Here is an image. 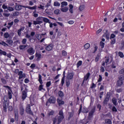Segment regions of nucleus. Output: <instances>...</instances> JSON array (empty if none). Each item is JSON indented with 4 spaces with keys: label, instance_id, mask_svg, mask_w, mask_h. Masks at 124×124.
I'll return each instance as SVG.
<instances>
[{
    "label": "nucleus",
    "instance_id": "nucleus-63",
    "mask_svg": "<svg viewBox=\"0 0 124 124\" xmlns=\"http://www.w3.org/2000/svg\"><path fill=\"white\" fill-rule=\"evenodd\" d=\"M99 60V55H97L95 59V62H98V60Z\"/></svg>",
    "mask_w": 124,
    "mask_h": 124
},
{
    "label": "nucleus",
    "instance_id": "nucleus-4",
    "mask_svg": "<svg viewBox=\"0 0 124 124\" xmlns=\"http://www.w3.org/2000/svg\"><path fill=\"white\" fill-rule=\"evenodd\" d=\"M56 103V98L55 97L51 96L47 100V102L46 103V106H48V103H50L54 104Z\"/></svg>",
    "mask_w": 124,
    "mask_h": 124
},
{
    "label": "nucleus",
    "instance_id": "nucleus-51",
    "mask_svg": "<svg viewBox=\"0 0 124 124\" xmlns=\"http://www.w3.org/2000/svg\"><path fill=\"white\" fill-rule=\"evenodd\" d=\"M36 21H43V17H38L36 18Z\"/></svg>",
    "mask_w": 124,
    "mask_h": 124
},
{
    "label": "nucleus",
    "instance_id": "nucleus-50",
    "mask_svg": "<svg viewBox=\"0 0 124 124\" xmlns=\"http://www.w3.org/2000/svg\"><path fill=\"white\" fill-rule=\"evenodd\" d=\"M50 86H51V81L47 82L46 83V86L47 87V88H49Z\"/></svg>",
    "mask_w": 124,
    "mask_h": 124
},
{
    "label": "nucleus",
    "instance_id": "nucleus-56",
    "mask_svg": "<svg viewBox=\"0 0 124 124\" xmlns=\"http://www.w3.org/2000/svg\"><path fill=\"white\" fill-rule=\"evenodd\" d=\"M3 15L4 17H9V16H10V14L3 13Z\"/></svg>",
    "mask_w": 124,
    "mask_h": 124
},
{
    "label": "nucleus",
    "instance_id": "nucleus-41",
    "mask_svg": "<svg viewBox=\"0 0 124 124\" xmlns=\"http://www.w3.org/2000/svg\"><path fill=\"white\" fill-rule=\"evenodd\" d=\"M6 42H7V43H8L9 45H11L13 43V41H12V40H7Z\"/></svg>",
    "mask_w": 124,
    "mask_h": 124
},
{
    "label": "nucleus",
    "instance_id": "nucleus-3",
    "mask_svg": "<svg viewBox=\"0 0 124 124\" xmlns=\"http://www.w3.org/2000/svg\"><path fill=\"white\" fill-rule=\"evenodd\" d=\"M28 89H27V87H25V90L22 92L21 97L23 101L27 98V96H28Z\"/></svg>",
    "mask_w": 124,
    "mask_h": 124
},
{
    "label": "nucleus",
    "instance_id": "nucleus-2",
    "mask_svg": "<svg viewBox=\"0 0 124 124\" xmlns=\"http://www.w3.org/2000/svg\"><path fill=\"white\" fill-rule=\"evenodd\" d=\"M94 112H95V107H94L89 113L88 120L89 121H91L92 120V118L93 117V114H94Z\"/></svg>",
    "mask_w": 124,
    "mask_h": 124
},
{
    "label": "nucleus",
    "instance_id": "nucleus-19",
    "mask_svg": "<svg viewBox=\"0 0 124 124\" xmlns=\"http://www.w3.org/2000/svg\"><path fill=\"white\" fill-rule=\"evenodd\" d=\"M24 8H28L29 9H31V10H33L35 9L37 7L36 5L34 6L33 7H31V6H23Z\"/></svg>",
    "mask_w": 124,
    "mask_h": 124
},
{
    "label": "nucleus",
    "instance_id": "nucleus-53",
    "mask_svg": "<svg viewBox=\"0 0 124 124\" xmlns=\"http://www.w3.org/2000/svg\"><path fill=\"white\" fill-rule=\"evenodd\" d=\"M64 79H65V78H64V77H62L61 81V84L62 86H63V84H64Z\"/></svg>",
    "mask_w": 124,
    "mask_h": 124
},
{
    "label": "nucleus",
    "instance_id": "nucleus-46",
    "mask_svg": "<svg viewBox=\"0 0 124 124\" xmlns=\"http://www.w3.org/2000/svg\"><path fill=\"white\" fill-rule=\"evenodd\" d=\"M8 93L9 99H11V98H12V94L11 93V92L8 91Z\"/></svg>",
    "mask_w": 124,
    "mask_h": 124
},
{
    "label": "nucleus",
    "instance_id": "nucleus-38",
    "mask_svg": "<svg viewBox=\"0 0 124 124\" xmlns=\"http://www.w3.org/2000/svg\"><path fill=\"white\" fill-rule=\"evenodd\" d=\"M6 52L2 51L1 49H0V54L3 55L4 56H6Z\"/></svg>",
    "mask_w": 124,
    "mask_h": 124
},
{
    "label": "nucleus",
    "instance_id": "nucleus-60",
    "mask_svg": "<svg viewBox=\"0 0 124 124\" xmlns=\"http://www.w3.org/2000/svg\"><path fill=\"white\" fill-rule=\"evenodd\" d=\"M62 55L63 56H66V55H67V53L66 52V51H64V50H63V51H62Z\"/></svg>",
    "mask_w": 124,
    "mask_h": 124
},
{
    "label": "nucleus",
    "instance_id": "nucleus-61",
    "mask_svg": "<svg viewBox=\"0 0 124 124\" xmlns=\"http://www.w3.org/2000/svg\"><path fill=\"white\" fill-rule=\"evenodd\" d=\"M31 68L32 69H34V67H35V64L32 63L30 66Z\"/></svg>",
    "mask_w": 124,
    "mask_h": 124
},
{
    "label": "nucleus",
    "instance_id": "nucleus-37",
    "mask_svg": "<svg viewBox=\"0 0 124 124\" xmlns=\"http://www.w3.org/2000/svg\"><path fill=\"white\" fill-rule=\"evenodd\" d=\"M118 79L120 81H124V76L121 75L119 77Z\"/></svg>",
    "mask_w": 124,
    "mask_h": 124
},
{
    "label": "nucleus",
    "instance_id": "nucleus-40",
    "mask_svg": "<svg viewBox=\"0 0 124 124\" xmlns=\"http://www.w3.org/2000/svg\"><path fill=\"white\" fill-rule=\"evenodd\" d=\"M61 13V10L57 9L54 11V14H56V15H58Z\"/></svg>",
    "mask_w": 124,
    "mask_h": 124
},
{
    "label": "nucleus",
    "instance_id": "nucleus-6",
    "mask_svg": "<svg viewBox=\"0 0 124 124\" xmlns=\"http://www.w3.org/2000/svg\"><path fill=\"white\" fill-rule=\"evenodd\" d=\"M111 68H116L117 66H119V60L118 59L115 60V62H112V63L111 65Z\"/></svg>",
    "mask_w": 124,
    "mask_h": 124
},
{
    "label": "nucleus",
    "instance_id": "nucleus-23",
    "mask_svg": "<svg viewBox=\"0 0 124 124\" xmlns=\"http://www.w3.org/2000/svg\"><path fill=\"white\" fill-rule=\"evenodd\" d=\"M66 87H69L70 86V79L67 78L66 80Z\"/></svg>",
    "mask_w": 124,
    "mask_h": 124
},
{
    "label": "nucleus",
    "instance_id": "nucleus-12",
    "mask_svg": "<svg viewBox=\"0 0 124 124\" xmlns=\"http://www.w3.org/2000/svg\"><path fill=\"white\" fill-rule=\"evenodd\" d=\"M24 6H23L21 5H17L15 6V9L17 11H20V10L22 9V7H24Z\"/></svg>",
    "mask_w": 124,
    "mask_h": 124
},
{
    "label": "nucleus",
    "instance_id": "nucleus-52",
    "mask_svg": "<svg viewBox=\"0 0 124 124\" xmlns=\"http://www.w3.org/2000/svg\"><path fill=\"white\" fill-rule=\"evenodd\" d=\"M15 117L16 121H18V112H16L15 113Z\"/></svg>",
    "mask_w": 124,
    "mask_h": 124
},
{
    "label": "nucleus",
    "instance_id": "nucleus-32",
    "mask_svg": "<svg viewBox=\"0 0 124 124\" xmlns=\"http://www.w3.org/2000/svg\"><path fill=\"white\" fill-rule=\"evenodd\" d=\"M79 9L80 11H83L85 9V5H81L79 6Z\"/></svg>",
    "mask_w": 124,
    "mask_h": 124
},
{
    "label": "nucleus",
    "instance_id": "nucleus-10",
    "mask_svg": "<svg viewBox=\"0 0 124 124\" xmlns=\"http://www.w3.org/2000/svg\"><path fill=\"white\" fill-rule=\"evenodd\" d=\"M27 52L30 55H33L34 54V50L32 47H30L28 49Z\"/></svg>",
    "mask_w": 124,
    "mask_h": 124
},
{
    "label": "nucleus",
    "instance_id": "nucleus-22",
    "mask_svg": "<svg viewBox=\"0 0 124 124\" xmlns=\"http://www.w3.org/2000/svg\"><path fill=\"white\" fill-rule=\"evenodd\" d=\"M42 23H43V21L38 20L33 21L34 25H40V24H42Z\"/></svg>",
    "mask_w": 124,
    "mask_h": 124
},
{
    "label": "nucleus",
    "instance_id": "nucleus-47",
    "mask_svg": "<svg viewBox=\"0 0 124 124\" xmlns=\"http://www.w3.org/2000/svg\"><path fill=\"white\" fill-rule=\"evenodd\" d=\"M26 47L27 46H20L19 49L20 50H24V49H25Z\"/></svg>",
    "mask_w": 124,
    "mask_h": 124
},
{
    "label": "nucleus",
    "instance_id": "nucleus-21",
    "mask_svg": "<svg viewBox=\"0 0 124 124\" xmlns=\"http://www.w3.org/2000/svg\"><path fill=\"white\" fill-rule=\"evenodd\" d=\"M124 84V81L122 80H120L119 79L117 82V85L118 87H120V86H122Z\"/></svg>",
    "mask_w": 124,
    "mask_h": 124
},
{
    "label": "nucleus",
    "instance_id": "nucleus-57",
    "mask_svg": "<svg viewBox=\"0 0 124 124\" xmlns=\"http://www.w3.org/2000/svg\"><path fill=\"white\" fill-rule=\"evenodd\" d=\"M102 81V77L101 75H99V79H98V82H101Z\"/></svg>",
    "mask_w": 124,
    "mask_h": 124
},
{
    "label": "nucleus",
    "instance_id": "nucleus-16",
    "mask_svg": "<svg viewBox=\"0 0 124 124\" xmlns=\"http://www.w3.org/2000/svg\"><path fill=\"white\" fill-rule=\"evenodd\" d=\"M35 56L37 58V61H40V59H41V57L42 55L40 53H36L35 54Z\"/></svg>",
    "mask_w": 124,
    "mask_h": 124
},
{
    "label": "nucleus",
    "instance_id": "nucleus-17",
    "mask_svg": "<svg viewBox=\"0 0 124 124\" xmlns=\"http://www.w3.org/2000/svg\"><path fill=\"white\" fill-rule=\"evenodd\" d=\"M26 77V74H22V75H20L18 78V81L19 83H21V79Z\"/></svg>",
    "mask_w": 124,
    "mask_h": 124
},
{
    "label": "nucleus",
    "instance_id": "nucleus-58",
    "mask_svg": "<svg viewBox=\"0 0 124 124\" xmlns=\"http://www.w3.org/2000/svg\"><path fill=\"white\" fill-rule=\"evenodd\" d=\"M115 43H116V39H112L111 41V44H112L113 45V44H115Z\"/></svg>",
    "mask_w": 124,
    "mask_h": 124
},
{
    "label": "nucleus",
    "instance_id": "nucleus-35",
    "mask_svg": "<svg viewBox=\"0 0 124 124\" xmlns=\"http://www.w3.org/2000/svg\"><path fill=\"white\" fill-rule=\"evenodd\" d=\"M0 45H2L5 47H6V46H8V45L3 41L0 42Z\"/></svg>",
    "mask_w": 124,
    "mask_h": 124
},
{
    "label": "nucleus",
    "instance_id": "nucleus-5",
    "mask_svg": "<svg viewBox=\"0 0 124 124\" xmlns=\"http://www.w3.org/2000/svg\"><path fill=\"white\" fill-rule=\"evenodd\" d=\"M26 111L27 114H29V115H31L32 116L33 115V112H32L31 109V104H28L27 105Z\"/></svg>",
    "mask_w": 124,
    "mask_h": 124
},
{
    "label": "nucleus",
    "instance_id": "nucleus-13",
    "mask_svg": "<svg viewBox=\"0 0 124 124\" xmlns=\"http://www.w3.org/2000/svg\"><path fill=\"white\" fill-rule=\"evenodd\" d=\"M58 95L60 98H62L64 96V93L62 91H59L58 93Z\"/></svg>",
    "mask_w": 124,
    "mask_h": 124
},
{
    "label": "nucleus",
    "instance_id": "nucleus-48",
    "mask_svg": "<svg viewBox=\"0 0 124 124\" xmlns=\"http://www.w3.org/2000/svg\"><path fill=\"white\" fill-rule=\"evenodd\" d=\"M112 112H118V110L117 109V108H116V107L115 106L112 107Z\"/></svg>",
    "mask_w": 124,
    "mask_h": 124
},
{
    "label": "nucleus",
    "instance_id": "nucleus-44",
    "mask_svg": "<svg viewBox=\"0 0 124 124\" xmlns=\"http://www.w3.org/2000/svg\"><path fill=\"white\" fill-rule=\"evenodd\" d=\"M104 45H105L104 43L102 42H100V46H101V48H102V49H103V48H104Z\"/></svg>",
    "mask_w": 124,
    "mask_h": 124
},
{
    "label": "nucleus",
    "instance_id": "nucleus-33",
    "mask_svg": "<svg viewBox=\"0 0 124 124\" xmlns=\"http://www.w3.org/2000/svg\"><path fill=\"white\" fill-rule=\"evenodd\" d=\"M19 15L20 13H19V12L16 11L13 14V16H14V17H15L16 16H19Z\"/></svg>",
    "mask_w": 124,
    "mask_h": 124
},
{
    "label": "nucleus",
    "instance_id": "nucleus-31",
    "mask_svg": "<svg viewBox=\"0 0 124 124\" xmlns=\"http://www.w3.org/2000/svg\"><path fill=\"white\" fill-rule=\"evenodd\" d=\"M55 114V112L53 110H51L50 112L47 113L48 117H50V116H53Z\"/></svg>",
    "mask_w": 124,
    "mask_h": 124
},
{
    "label": "nucleus",
    "instance_id": "nucleus-28",
    "mask_svg": "<svg viewBox=\"0 0 124 124\" xmlns=\"http://www.w3.org/2000/svg\"><path fill=\"white\" fill-rule=\"evenodd\" d=\"M84 49H85V50H88V49H89L90 48V44L89 43H87L84 46Z\"/></svg>",
    "mask_w": 124,
    "mask_h": 124
},
{
    "label": "nucleus",
    "instance_id": "nucleus-7",
    "mask_svg": "<svg viewBox=\"0 0 124 124\" xmlns=\"http://www.w3.org/2000/svg\"><path fill=\"white\" fill-rule=\"evenodd\" d=\"M91 76V74L90 73H88L84 77V79L83 80L81 86H83L84 84H85V81H87L88 79L90 78V76Z\"/></svg>",
    "mask_w": 124,
    "mask_h": 124
},
{
    "label": "nucleus",
    "instance_id": "nucleus-18",
    "mask_svg": "<svg viewBox=\"0 0 124 124\" xmlns=\"http://www.w3.org/2000/svg\"><path fill=\"white\" fill-rule=\"evenodd\" d=\"M24 111H25V109H24V107H23V106H21L20 107V115H21V116L24 115Z\"/></svg>",
    "mask_w": 124,
    "mask_h": 124
},
{
    "label": "nucleus",
    "instance_id": "nucleus-14",
    "mask_svg": "<svg viewBox=\"0 0 124 124\" xmlns=\"http://www.w3.org/2000/svg\"><path fill=\"white\" fill-rule=\"evenodd\" d=\"M73 76H74V74L73 73H70L68 74V76L67 77V79H69L71 80L73 78Z\"/></svg>",
    "mask_w": 124,
    "mask_h": 124
},
{
    "label": "nucleus",
    "instance_id": "nucleus-49",
    "mask_svg": "<svg viewBox=\"0 0 124 124\" xmlns=\"http://www.w3.org/2000/svg\"><path fill=\"white\" fill-rule=\"evenodd\" d=\"M33 16L35 17H38V14H36V11L33 12Z\"/></svg>",
    "mask_w": 124,
    "mask_h": 124
},
{
    "label": "nucleus",
    "instance_id": "nucleus-54",
    "mask_svg": "<svg viewBox=\"0 0 124 124\" xmlns=\"http://www.w3.org/2000/svg\"><path fill=\"white\" fill-rule=\"evenodd\" d=\"M116 37V35L114 34H111L110 35V39H114V38H115Z\"/></svg>",
    "mask_w": 124,
    "mask_h": 124
},
{
    "label": "nucleus",
    "instance_id": "nucleus-1",
    "mask_svg": "<svg viewBox=\"0 0 124 124\" xmlns=\"http://www.w3.org/2000/svg\"><path fill=\"white\" fill-rule=\"evenodd\" d=\"M38 81L40 84H41V85H40L39 86V91H42V90H44V91H45V90L43 89V85H42V84H43V82H42V77L40 74H39Z\"/></svg>",
    "mask_w": 124,
    "mask_h": 124
},
{
    "label": "nucleus",
    "instance_id": "nucleus-42",
    "mask_svg": "<svg viewBox=\"0 0 124 124\" xmlns=\"http://www.w3.org/2000/svg\"><path fill=\"white\" fill-rule=\"evenodd\" d=\"M118 55L119 56V57H120L121 58H124V53H123V52L120 51L118 52Z\"/></svg>",
    "mask_w": 124,
    "mask_h": 124
},
{
    "label": "nucleus",
    "instance_id": "nucleus-20",
    "mask_svg": "<svg viewBox=\"0 0 124 124\" xmlns=\"http://www.w3.org/2000/svg\"><path fill=\"white\" fill-rule=\"evenodd\" d=\"M64 118L63 116H59L58 118V122L61 123L62 120Z\"/></svg>",
    "mask_w": 124,
    "mask_h": 124
},
{
    "label": "nucleus",
    "instance_id": "nucleus-45",
    "mask_svg": "<svg viewBox=\"0 0 124 124\" xmlns=\"http://www.w3.org/2000/svg\"><path fill=\"white\" fill-rule=\"evenodd\" d=\"M57 121H58V118L57 116H56L53 119V124H56L57 123Z\"/></svg>",
    "mask_w": 124,
    "mask_h": 124
},
{
    "label": "nucleus",
    "instance_id": "nucleus-34",
    "mask_svg": "<svg viewBox=\"0 0 124 124\" xmlns=\"http://www.w3.org/2000/svg\"><path fill=\"white\" fill-rule=\"evenodd\" d=\"M105 123L107 124H112V122L111 120L108 119L105 120Z\"/></svg>",
    "mask_w": 124,
    "mask_h": 124
},
{
    "label": "nucleus",
    "instance_id": "nucleus-29",
    "mask_svg": "<svg viewBox=\"0 0 124 124\" xmlns=\"http://www.w3.org/2000/svg\"><path fill=\"white\" fill-rule=\"evenodd\" d=\"M82 61H78L77 64V68H79V66H81V65H82Z\"/></svg>",
    "mask_w": 124,
    "mask_h": 124
},
{
    "label": "nucleus",
    "instance_id": "nucleus-8",
    "mask_svg": "<svg viewBox=\"0 0 124 124\" xmlns=\"http://www.w3.org/2000/svg\"><path fill=\"white\" fill-rule=\"evenodd\" d=\"M57 103H58L59 106H62L64 104V101H62V98H58L57 99Z\"/></svg>",
    "mask_w": 124,
    "mask_h": 124
},
{
    "label": "nucleus",
    "instance_id": "nucleus-43",
    "mask_svg": "<svg viewBox=\"0 0 124 124\" xmlns=\"http://www.w3.org/2000/svg\"><path fill=\"white\" fill-rule=\"evenodd\" d=\"M8 11L11 12V11H14V8L11 7H8L7 9Z\"/></svg>",
    "mask_w": 124,
    "mask_h": 124
},
{
    "label": "nucleus",
    "instance_id": "nucleus-11",
    "mask_svg": "<svg viewBox=\"0 0 124 124\" xmlns=\"http://www.w3.org/2000/svg\"><path fill=\"white\" fill-rule=\"evenodd\" d=\"M109 97H110V95H109V94H108V93H107V96L104 101V104H105V105H106V104H107V103H108V101H109Z\"/></svg>",
    "mask_w": 124,
    "mask_h": 124
},
{
    "label": "nucleus",
    "instance_id": "nucleus-26",
    "mask_svg": "<svg viewBox=\"0 0 124 124\" xmlns=\"http://www.w3.org/2000/svg\"><path fill=\"white\" fill-rule=\"evenodd\" d=\"M66 5H67V2L66 1H63L61 3V7H64Z\"/></svg>",
    "mask_w": 124,
    "mask_h": 124
},
{
    "label": "nucleus",
    "instance_id": "nucleus-9",
    "mask_svg": "<svg viewBox=\"0 0 124 124\" xmlns=\"http://www.w3.org/2000/svg\"><path fill=\"white\" fill-rule=\"evenodd\" d=\"M54 47V45L53 44H50L47 46H46L45 48L46 50V51H51L53 49V47Z\"/></svg>",
    "mask_w": 124,
    "mask_h": 124
},
{
    "label": "nucleus",
    "instance_id": "nucleus-62",
    "mask_svg": "<svg viewBox=\"0 0 124 124\" xmlns=\"http://www.w3.org/2000/svg\"><path fill=\"white\" fill-rule=\"evenodd\" d=\"M8 7L5 4H3L2 6V8H3V9H7Z\"/></svg>",
    "mask_w": 124,
    "mask_h": 124
},
{
    "label": "nucleus",
    "instance_id": "nucleus-25",
    "mask_svg": "<svg viewBox=\"0 0 124 124\" xmlns=\"http://www.w3.org/2000/svg\"><path fill=\"white\" fill-rule=\"evenodd\" d=\"M43 21H44L45 23H49V24L51 23V22H50V20L46 17H43Z\"/></svg>",
    "mask_w": 124,
    "mask_h": 124
},
{
    "label": "nucleus",
    "instance_id": "nucleus-39",
    "mask_svg": "<svg viewBox=\"0 0 124 124\" xmlns=\"http://www.w3.org/2000/svg\"><path fill=\"white\" fill-rule=\"evenodd\" d=\"M112 103H113L114 105L116 106V105H117V99H115V98H113L112 99Z\"/></svg>",
    "mask_w": 124,
    "mask_h": 124
},
{
    "label": "nucleus",
    "instance_id": "nucleus-36",
    "mask_svg": "<svg viewBox=\"0 0 124 124\" xmlns=\"http://www.w3.org/2000/svg\"><path fill=\"white\" fill-rule=\"evenodd\" d=\"M10 35H9V33L8 32H5L4 34V37L5 38H8Z\"/></svg>",
    "mask_w": 124,
    "mask_h": 124
},
{
    "label": "nucleus",
    "instance_id": "nucleus-15",
    "mask_svg": "<svg viewBox=\"0 0 124 124\" xmlns=\"http://www.w3.org/2000/svg\"><path fill=\"white\" fill-rule=\"evenodd\" d=\"M62 12H67L68 11V8L67 7H62L60 9Z\"/></svg>",
    "mask_w": 124,
    "mask_h": 124
},
{
    "label": "nucleus",
    "instance_id": "nucleus-55",
    "mask_svg": "<svg viewBox=\"0 0 124 124\" xmlns=\"http://www.w3.org/2000/svg\"><path fill=\"white\" fill-rule=\"evenodd\" d=\"M59 115L60 116H63V111H62V110H60L59 113Z\"/></svg>",
    "mask_w": 124,
    "mask_h": 124
},
{
    "label": "nucleus",
    "instance_id": "nucleus-64",
    "mask_svg": "<svg viewBox=\"0 0 124 124\" xmlns=\"http://www.w3.org/2000/svg\"><path fill=\"white\" fill-rule=\"evenodd\" d=\"M1 81L2 83H3V84H6V80H5L4 78H1Z\"/></svg>",
    "mask_w": 124,
    "mask_h": 124
},
{
    "label": "nucleus",
    "instance_id": "nucleus-27",
    "mask_svg": "<svg viewBox=\"0 0 124 124\" xmlns=\"http://www.w3.org/2000/svg\"><path fill=\"white\" fill-rule=\"evenodd\" d=\"M69 8V11L70 13H73V5H72V4H70Z\"/></svg>",
    "mask_w": 124,
    "mask_h": 124
},
{
    "label": "nucleus",
    "instance_id": "nucleus-24",
    "mask_svg": "<svg viewBox=\"0 0 124 124\" xmlns=\"http://www.w3.org/2000/svg\"><path fill=\"white\" fill-rule=\"evenodd\" d=\"M13 24H14V22H13V21H12L10 23H8V26H7V29H8V30H9V29H10V28H11L12 27V26H13Z\"/></svg>",
    "mask_w": 124,
    "mask_h": 124
},
{
    "label": "nucleus",
    "instance_id": "nucleus-30",
    "mask_svg": "<svg viewBox=\"0 0 124 124\" xmlns=\"http://www.w3.org/2000/svg\"><path fill=\"white\" fill-rule=\"evenodd\" d=\"M54 6H61V3L58 1H55L53 4Z\"/></svg>",
    "mask_w": 124,
    "mask_h": 124
},
{
    "label": "nucleus",
    "instance_id": "nucleus-59",
    "mask_svg": "<svg viewBox=\"0 0 124 124\" xmlns=\"http://www.w3.org/2000/svg\"><path fill=\"white\" fill-rule=\"evenodd\" d=\"M119 74H124V68L121 69L119 72Z\"/></svg>",
    "mask_w": 124,
    "mask_h": 124
}]
</instances>
